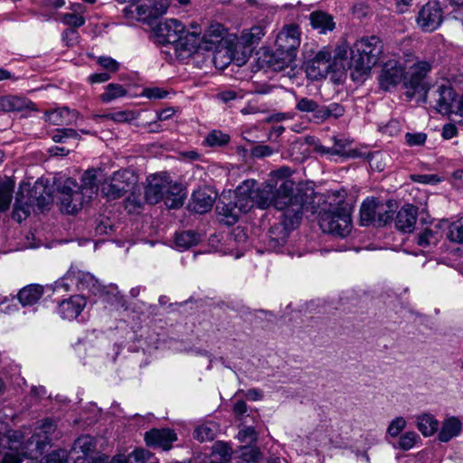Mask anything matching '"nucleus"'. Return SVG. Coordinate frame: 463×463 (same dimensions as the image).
I'll return each instance as SVG.
<instances>
[{
  "label": "nucleus",
  "mask_w": 463,
  "mask_h": 463,
  "mask_svg": "<svg viewBox=\"0 0 463 463\" xmlns=\"http://www.w3.org/2000/svg\"><path fill=\"white\" fill-rule=\"evenodd\" d=\"M68 452L65 449L54 450L41 459L40 463H67Z\"/></svg>",
  "instance_id": "3c124183"
},
{
  "label": "nucleus",
  "mask_w": 463,
  "mask_h": 463,
  "mask_svg": "<svg viewBox=\"0 0 463 463\" xmlns=\"http://www.w3.org/2000/svg\"><path fill=\"white\" fill-rule=\"evenodd\" d=\"M127 90L122 85L117 83H109L107 85L105 91L100 95L101 101L109 103L118 98L124 97Z\"/></svg>",
  "instance_id": "a19ab883"
},
{
  "label": "nucleus",
  "mask_w": 463,
  "mask_h": 463,
  "mask_svg": "<svg viewBox=\"0 0 463 463\" xmlns=\"http://www.w3.org/2000/svg\"><path fill=\"white\" fill-rule=\"evenodd\" d=\"M53 201L50 189L42 183L36 182L33 187L21 186L15 197L12 217L18 222L25 220L32 211H43Z\"/></svg>",
  "instance_id": "20e7f679"
},
{
  "label": "nucleus",
  "mask_w": 463,
  "mask_h": 463,
  "mask_svg": "<svg viewBox=\"0 0 463 463\" xmlns=\"http://www.w3.org/2000/svg\"><path fill=\"white\" fill-rule=\"evenodd\" d=\"M145 199L150 204L164 201L170 209L179 208L184 204L185 193L183 187L171 180L166 174H156L146 179Z\"/></svg>",
  "instance_id": "f03ea898"
},
{
  "label": "nucleus",
  "mask_w": 463,
  "mask_h": 463,
  "mask_svg": "<svg viewBox=\"0 0 463 463\" xmlns=\"http://www.w3.org/2000/svg\"><path fill=\"white\" fill-rule=\"evenodd\" d=\"M431 69L432 64L428 61H416L408 68L403 81L407 97L411 99L416 93L425 92V78Z\"/></svg>",
  "instance_id": "9d476101"
},
{
  "label": "nucleus",
  "mask_w": 463,
  "mask_h": 463,
  "mask_svg": "<svg viewBox=\"0 0 463 463\" xmlns=\"http://www.w3.org/2000/svg\"><path fill=\"white\" fill-rule=\"evenodd\" d=\"M202 37L200 31L189 32L184 29V33H180V40L175 43V49L176 51H184L194 52L199 48H203Z\"/></svg>",
  "instance_id": "5701e85b"
},
{
  "label": "nucleus",
  "mask_w": 463,
  "mask_h": 463,
  "mask_svg": "<svg viewBox=\"0 0 463 463\" xmlns=\"http://www.w3.org/2000/svg\"><path fill=\"white\" fill-rule=\"evenodd\" d=\"M216 426L214 423L208 422L197 427L194 432V438L201 442L213 440L215 438Z\"/></svg>",
  "instance_id": "ea45409f"
},
{
  "label": "nucleus",
  "mask_w": 463,
  "mask_h": 463,
  "mask_svg": "<svg viewBox=\"0 0 463 463\" xmlns=\"http://www.w3.org/2000/svg\"><path fill=\"white\" fill-rule=\"evenodd\" d=\"M289 174L287 167L273 173V176L278 178L273 194V207L283 212L282 217H287L288 225L298 226L302 219L307 194L301 189L296 188L292 180L287 178Z\"/></svg>",
  "instance_id": "f257e3e1"
},
{
  "label": "nucleus",
  "mask_w": 463,
  "mask_h": 463,
  "mask_svg": "<svg viewBox=\"0 0 463 463\" xmlns=\"http://www.w3.org/2000/svg\"><path fill=\"white\" fill-rule=\"evenodd\" d=\"M392 203L388 202L386 203H380L377 213L374 219V226H385L392 220Z\"/></svg>",
  "instance_id": "c9c22d12"
},
{
  "label": "nucleus",
  "mask_w": 463,
  "mask_h": 463,
  "mask_svg": "<svg viewBox=\"0 0 463 463\" xmlns=\"http://www.w3.org/2000/svg\"><path fill=\"white\" fill-rule=\"evenodd\" d=\"M98 63L110 72H116L119 68L118 62L111 57L100 56L98 59Z\"/></svg>",
  "instance_id": "052dcab7"
},
{
  "label": "nucleus",
  "mask_w": 463,
  "mask_h": 463,
  "mask_svg": "<svg viewBox=\"0 0 463 463\" xmlns=\"http://www.w3.org/2000/svg\"><path fill=\"white\" fill-rule=\"evenodd\" d=\"M143 94L151 99H161L167 96V91L159 88H148L144 90Z\"/></svg>",
  "instance_id": "680f3d73"
},
{
  "label": "nucleus",
  "mask_w": 463,
  "mask_h": 463,
  "mask_svg": "<svg viewBox=\"0 0 463 463\" xmlns=\"http://www.w3.org/2000/svg\"><path fill=\"white\" fill-rule=\"evenodd\" d=\"M417 428L424 437H430L438 430L439 420L430 413H422L417 417Z\"/></svg>",
  "instance_id": "7c9ffc66"
},
{
  "label": "nucleus",
  "mask_w": 463,
  "mask_h": 463,
  "mask_svg": "<svg viewBox=\"0 0 463 463\" xmlns=\"http://www.w3.org/2000/svg\"><path fill=\"white\" fill-rule=\"evenodd\" d=\"M225 35V30L222 24L219 23L211 24L202 36L203 49L207 51L214 50L222 42Z\"/></svg>",
  "instance_id": "412c9836"
},
{
  "label": "nucleus",
  "mask_w": 463,
  "mask_h": 463,
  "mask_svg": "<svg viewBox=\"0 0 463 463\" xmlns=\"http://www.w3.org/2000/svg\"><path fill=\"white\" fill-rule=\"evenodd\" d=\"M257 184L253 179L245 180L234 191L232 200L222 195L216 206V211L222 216L221 222L232 225L238 222L242 213L250 212L254 204L253 187Z\"/></svg>",
  "instance_id": "7ed1b4c3"
},
{
  "label": "nucleus",
  "mask_w": 463,
  "mask_h": 463,
  "mask_svg": "<svg viewBox=\"0 0 463 463\" xmlns=\"http://www.w3.org/2000/svg\"><path fill=\"white\" fill-rule=\"evenodd\" d=\"M86 193V197L91 199L97 194L98 185L96 182V174L94 170L86 171L82 176V184L80 187Z\"/></svg>",
  "instance_id": "4c0bfd02"
},
{
  "label": "nucleus",
  "mask_w": 463,
  "mask_h": 463,
  "mask_svg": "<svg viewBox=\"0 0 463 463\" xmlns=\"http://www.w3.org/2000/svg\"><path fill=\"white\" fill-rule=\"evenodd\" d=\"M231 449L224 445H218L209 463H228L231 458Z\"/></svg>",
  "instance_id": "de8ad7c7"
},
{
  "label": "nucleus",
  "mask_w": 463,
  "mask_h": 463,
  "mask_svg": "<svg viewBox=\"0 0 463 463\" xmlns=\"http://www.w3.org/2000/svg\"><path fill=\"white\" fill-rule=\"evenodd\" d=\"M99 293L104 298L108 303L118 304L121 302V297L117 287H110L107 289L105 287L99 290Z\"/></svg>",
  "instance_id": "864d4df0"
},
{
  "label": "nucleus",
  "mask_w": 463,
  "mask_h": 463,
  "mask_svg": "<svg viewBox=\"0 0 463 463\" xmlns=\"http://www.w3.org/2000/svg\"><path fill=\"white\" fill-rule=\"evenodd\" d=\"M61 209L69 213H77L84 203H89L91 199L86 197V193L78 187L75 180L68 178L62 188L61 189Z\"/></svg>",
  "instance_id": "9b49d317"
},
{
  "label": "nucleus",
  "mask_w": 463,
  "mask_h": 463,
  "mask_svg": "<svg viewBox=\"0 0 463 463\" xmlns=\"http://www.w3.org/2000/svg\"><path fill=\"white\" fill-rule=\"evenodd\" d=\"M154 34L160 44H172L180 40V33H184V25L177 19H165L154 27Z\"/></svg>",
  "instance_id": "4468645a"
},
{
  "label": "nucleus",
  "mask_w": 463,
  "mask_h": 463,
  "mask_svg": "<svg viewBox=\"0 0 463 463\" xmlns=\"http://www.w3.org/2000/svg\"><path fill=\"white\" fill-rule=\"evenodd\" d=\"M61 21L65 25L75 30L85 24V18L80 14H61Z\"/></svg>",
  "instance_id": "09e8293b"
},
{
  "label": "nucleus",
  "mask_w": 463,
  "mask_h": 463,
  "mask_svg": "<svg viewBox=\"0 0 463 463\" xmlns=\"http://www.w3.org/2000/svg\"><path fill=\"white\" fill-rule=\"evenodd\" d=\"M418 218V207L412 204H404L396 213L394 225L402 232H411L414 230Z\"/></svg>",
  "instance_id": "6ab92c4d"
},
{
  "label": "nucleus",
  "mask_w": 463,
  "mask_h": 463,
  "mask_svg": "<svg viewBox=\"0 0 463 463\" xmlns=\"http://www.w3.org/2000/svg\"><path fill=\"white\" fill-rule=\"evenodd\" d=\"M52 140L55 143H62L65 142L67 138H80L79 133L73 128H59L52 136Z\"/></svg>",
  "instance_id": "8fccbe9b"
},
{
  "label": "nucleus",
  "mask_w": 463,
  "mask_h": 463,
  "mask_svg": "<svg viewBox=\"0 0 463 463\" xmlns=\"http://www.w3.org/2000/svg\"><path fill=\"white\" fill-rule=\"evenodd\" d=\"M216 197V192L210 187L200 188L194 192L189 206L192 211L203 214L212 209Z\"/></svg>",
  "instance_id": "f3484780"
},
{
  "label": "nucleus",
  "mask_w": 463,
  "mask_h": 463,
  "mask_svg": "<svg viewBox=\"0 0 463 463\" xmlns=\"http://www.w3.org/2000/svg\"><path fill=\"white\" fill-rule=\"evenodd\" d=\"M273 185L267 184L261 188L253 187L254 204L260 209H267L273 206Z\"/></svg>",
  "instance_id": "cd10ccee"
},
{
  "label": "nucleus",
  "mask_w": 463,
  "mask_h": 463,
  "mask_svg": "<svg viewBox=\"0 0 463 463\" xmlns=\"http://www.w3.org/2000/svg\"><path fill=\"white\" fill-rule=\"evenodd\" d=\"M447 238L456 243H463V216L449 226Z\"/></svg>",
  "instance_id": "79ce46f5"
},
{
  "label": "nucleus",
  "mask_w": 463,
  "mask_h": 463,
  "mask_svg": "<svg viewBox=\"0 0 463 463\" xmlns=\"http://www.w3.org/2000/svg\"><path fill=\"white\" fill-rule=\"evenodd\" d=\"M321 106L312 99L302 97L297 99L296 109L300 112L313 113L314 118L318 121V111H320Z\"/></svg>",
  "instance_id": "e433bc0d"
},
{
  "label": "nucleus",
  "mask_w": 463,
  "mask_h": 463,
  "mask_svg": "<svg viewBox=\"0 0 463 463\" xmlns=\"http://www.w3.org/2000/svg\"><path fill=\"white\" fill-rule=\"evenodd\" d=\"M137 183V176L131 170L117 171L110 178V182L102 186V194L109 199L120 198L130 191Z\"/></svg>",
  "instance_id": "f8f14e48"
},
{
  "label": "nucleus",
  "mask_w": 463,
  "mask_h": 463,
  "mask_svg": "<svg viewBox=\"0 0 463 463\" xmlns=\"http://www.w3.org/2000/svg\"><path fill=\"white\" fill-rule=\"evenodd\" d=\"M383 43L377 36L362 37L350 50L349 66L362 73H367L379 61Z\"/></svg>",
  "instance_id": "39448f33"
},
{
  "label": "nucleus",
  "mask_w": 463,
  "mask_h": 463,
  "mask_svg": "<svg viewBox=\"0 0 463 463\" xmlns=\"http://www.w3.org/2000/svg\"><path fill=\"white\" fill-rule=\"evenodd\" d=\"M435 101L439 113L458 117L454 120L463 125V95L458 96L450 86L442 85L436 91Z\"/></svg>",
  "instance_id": "1a4fd4ad"
},
{
  "label": "nucleus",
  "mask_w": 463,
  "mask_h": 463,
  "mask_svg": "<svg viewBox=\"0 0 463 463\" xmlns=\"http://www.w3.org/2000/svg\"><path fill=\"white\" fill-rule=\"evenodd\" d=\"M33 107V103L23 97L5 96L0 98V110L4 112L23 111L31 109Z\"/></svg>",
  "instance_id": "a878e982"
},
{
  "label": "nucleus",
  "mask_w": 463,
  "mask_h": 463,
  "mask_svg": "<svg viewBox=\"0 0 463 463\" xmlns=\"http://www.w3.org/2000/svg\"><path fill=\"white\" fill-rule=\"evenodd\" d=\"M310 23L315 29H318L320 33H326L333 31L335 23L333 17L325 12H313L310 14Z\"/></svg>",
  "instance_id": "c756f323"
},
{
  "label": "nucleus",
  "mask_w": 463,
  "mask_h": 463,
  "mask_svg": "<svg viewBox=\"0 0 463 463\" xmlns=\"http://www.w3.org/2000/svg\"><path fill=\"white\" fill-rule=\"evenodd\" d=\"M75 279L78 288L81 290L88 289L93 294H97L100 289L99 286L98 285V281L89 272L78 271L75 276Z\"/></svg>",
  "instance_id": "72a5a7b5"
},
{
  "label": "nucleus",
  "mask_w": 463,
  "mask_h": 463,
  "mask_svg": "<svg viewBox=\"0 0 463 463\" xmlns=\"http://www.w3.org/2000/svg\"><path fill=\"white\" fill-rule=\"evenodd\" d=\"M440 239V234L438 230L425 228L422 232H419L416 236V242L421 248H427L436 245Z\"/></svg>",
  "instance_id": "f704fd0d"
},
{
  "label": "nucleus",
  "mask_w": 463,
  "mask_h": 463,
  "mask_svg": "<svg viewBox=\"0 0 463 463\" xmlns=\"http://www.w3.org/2000/svg\"><path fill=\"white\" fill-rule=\"evenodd\" d=\"M110 79V75L107 72L95 73L90 76V80L92 83H101L108 81Z\"/></svg>",
  "instance_id": "774afa93"
},
{
  "label": "nucleus",
  "mask_w": 463,
  "mask_h": 463,
  "mask_svg": "<svg viewBox=\"0 0 463 463\" xmlns=\"http://www.w3.org/2000/svg\"><path fill=\"white\" fill-rule=\"evenodd\" d=\"M426 140L427 135L422 132L405 134V142L410 146H423Z\"/></svg>",
  "instance_id": "4d7b16f0"
},
{
  "label": "nucleus",
  "mask_w": 463,
  "mask_h": 463,
  "mask_svg": "<svg viewBox=\"0 0 463 463\" xmlns=\"http://www.w3.org/2000/svg\"><path fill=\"white\" fill-rule=\"evenodd\" d=\"M346 145H347V142L345 140L334 137V145L332 146V147H333L332 155L344 156L346 153L345 150Z\"/></svg>",
  "instance_id": "0e129e2a"
},
{
  "label": "nucleus",
  "mask_w": 463,
  "mask_h": 463,
  "mask_svg": "<svg viewBox=\"0 0 463 463\" xmlns=\"http://www.w3.org/2000/svg\"><path fill=\"white\" fill-rule=\"evenodd\" d=\"M12 193V187L8 184H0V212L8 210L13 197Z\"/></svg>",
  "instance_id": "49530a36"
},
{
  "label": "nucleus",
  "mask_w": 463,
  "mask_h": 463,
  "mask_svg": "<svg viewBox=\"0 0 463 463\" xmlns=\"http://www.w3.org/2000/svg\"><path fill=\"white\" fill-rule=\"evenodd\" d=\"M319 226L324 232L345 238L352 229L350 213L344 207H337L334 211H326L320 214Z\"/></svg>",
  "instance_id": "6e6552de"
},
{
  "label": "nucleus",
  "mask_w": 463,
  "mask_h": 463,
  "mask_svg": "<svg viewBox=\"0 0 463 463\" xmlns=\"http://www.w3.org/2000/svg\"><path fill=\"white\" fill-rule=\"evenodd\" d=\"M240 457L245 463H258L261 459L262 454L257 447L244 446L241 448Z\"/></svg>",
  "instance_id": "a18cd8bd"
},
{
  "label": "nucleus",
  "mask_w": 463,
  "mask_h": 463,
  "mask_svg": "<svg viewBox=\"0 0 463 463\" xmlns=\"http://www.w3.org/2000/svg\"><path fill=\"white\" fill-rule=\"evenodd\" d=\"M461 429L462 422L458 418L454 416L446 418L441 422L438 439L440 442H449L460 434Z\"/></svg>",
  "instance_id": "b1692460"
},
{
  "label": "nucleus",
  "mask_w": 463,
  "mask_h": 463,
  "mask_svg": "<svg viewBox=\"0 0 463 463\" xmlns=\"http://www.w3.org/2000/svg\"><path fill=\"white\" fill-rule=\"evenodd\" d=\"M419 439V436L414 431H407L402 434L399 439V448L403 450L411 449Z\"/></svg>",
  "instance_id": "603ef678"
},
{
  "label": "nucleus",
  "mask_w": 463,
  "mask_h": 463,
  "mask_svg": "<svg viewBox=\"0 0 463 463\" xmlns=\"http://www.w3.org/2000/svg\"><path fill=\"white\" fill-rule=\"evenodd\" d=\"M176 439V434L170 429H153L145 434V440L148 446L163 450H169Z\"/></svg>",
  "instance_id": "a211bd4d"
},
{
  "label": "nucleus",
  "mask_w": 463,
  "mask_h": 463,
  "mask_svg": "<svg viewBox=\"0 0 463 463\" xmlns=\"http://www.w3.org/2000/svg\"><path fill=\"white\" fill-rule=\"evenodd\" d=\"M345 109L338 103H331L328 106H321L318 111V122H323L331 117L338 118L344 115Z\"/></svg>",
  "instance_id": "58836bf2"
},
{
  "label": "nucleus",
  "mask_w": 463,
  "mask_h": 463,
  "mask_svg": "<svg viewBox=\"0 0 463 463\" xmlns=\"http://www.w3.org/2000/svg\"><path fill=\"white\" fill-rule=\"evenodd\" d=\"M442 22L443 8L437 0H430L422 5L416 17L417 25L426 33L435 31Z\"/></svg>",
  "instance_id": "ddd939ff"
},
{
  "label": "nucleus",
  "mask_w": 463,
  "mask_h": 463,
  "mask_svg": "<svg viewBox=\"0 0 463 463\" xmlns=\"http://www.w3.org/2000/svg\"><path fill=\"white\" fill-rule=\"evenodd\" d=\"M87 304L86 298L81 295H75L62 300L59 305V313L63 319L72 320L82 312Z\"/></svg>",
  "instance_id": "aec40b11"
},
{
  "label": "nucleus",
  "mask_w": 463,
  "mask_h": 463,
  "mask_svg": "<svg viewBox=\"0 0 463 463\" xmlns=\"http://www.w3.org/2000/svg\"><path fill=\"white\" fill-rule=\"evenodd\" d=\"M411 179L420 184H436L439 178L434 175H415Z\"/></svg>",
  "instance_id": "69168bd1"
},
{
  "label": "nucleus",
  "mask_w": 463,
  "mask_h": 463,
  "mask_svg": "<svg viewBox=\"0 0 463 463\" xmlns=\"http://www.w3.org/2000/svg\"><path fill=\"white\" fill-rule=\"evenodd\" d=\"M275 45L276 50L273 56L277 61V68L290 67L295 61L297 49L300 45L298 27L294 24L285 27L278 34Z\"/></svg>",
  "instance_id": "423d86ee"
},
{
  "label": "nucleus",
  "mask_w": 463,
  "mask_h": 463,
  "mask_svg": "<svg viewBox=\"0 0 463 463\" xmlns=\"http://www.w3.org/2000/svg\"><path fill=\"white\" fill-rule=\"evenodd\" d=\"M94 449V441L90 436L80 437L73 445V450H80L83 453L82 457L89 458V454H90Z\"/></svg>",
  "instance_id": "37998d69"
},
{
  "label": "nucleus",
  "mask_w": 463,
  "mask_h": 463,
  "mask_svg": "<svg viewBox=\"0 0 463 463\" xmlns=\"http://www.w3.org/2000/svg\"><path fill=\"white\" fill-rule=\"evenodd\" d=\"M99 117L113 120L115 122L124 123L134 119V113L129 110H122L114 113L105 114Z\"/></svg>",
  "instance_id": "5fc2aeb1"
},
{
  "label": "nucleus",
  "mask_w": 463,
  "mask_h": 463,
  "mask_svg": "<svg viewBox=\"0 0 463 463\" xmlns=\"http://www.w3.org/2000/svg\"><path fill=\"white\" fill-rule=\"evenodd\" d=\"M78 39V33L75 29L68 28L62 33V41L67 46H72L75 44Z\"/></svg>",
  "instance_id": "e2e57ef3"
},
{
  "label": "nucleus",
  "mask_w": 463,
  "mask_h": 463,
  "mask_svg": "<svg viewBox=\"0 0 463 463\" xmlns=\"http://www.w3.org/2000/svg\"><path fill=\"white\" fill-rule=\"evenodd\" d=\"M403 67L398 61L389 60L383 65L379 81L383 90H388L399 84L404 79Z\"/></svg>",
  "instance_id": "dca6fc26"
},
{
  "label": "nucleus",
  "mask_w": 463,
  "mask_h": 463,
  "mask_svg": "<svg viewBox=\"0 0 463 463\" xmlns=\"http://www.w3.org/2000/svg\"><path fill=\"white\" fill-rule=\"evenodd\" d=\"M276 150L267 145H257L250 149V155L256 158H263L271 156Z\"/></svg>",
  "instance_id": "13d9d810"
},
{
  "label": "nucleus",
  "mask_w": 463,
  "mask_h": 463,
  "mask_svg": "<svg viewBox=\"0 0 463 463\" xmlns=\"http://www.w3.org/2000/svg\"><path fill=\"white\" fill-rule=\"evenodd\" d=\"M264 27L261 25H255L250 29L241 32L240 42L244 46H250L259 43L260 39L264 36Z\"/></svg>",
  "instance_id": "473e14b6"
},
{
  "label": "nucleus",
  "mask_w": 463,
  "mask_h": 463,
  "mask_svg": "<svg viewBox=\"0 0 463 463\" xmlns=\"http://www.w3.org/2000/svg\"><path fill=\"white\" fill-rule=\"evenodd\" d=\"M331 66V53L328 50L323 49L307 63L306 72L309 79L317 80L326 77Z\"/></svg>",
  "instance_id": "2eb2a0df"
},
{
  "label": "nucleus",
  "mask_w": 463,
  "mask_h": 463,
  "mask_svg": "<svg viewBox=\"0 0 463 463\" xmlns=\"http://www.w3.org/2000/svg\"><path fill=\"white\" fill-rule=\"evenodd\" d=\"M200 241L198 233L184 231L175 234V243L177 249L184 250L196 245Z\"/></svg>",
  "instance_id": "2f4dec72"
},
{
  "label": "nucleus",
  "mask_w": 463,
  "mask_h": 463,
  "mask_svg": "<svg viewBox=\"0 0 463 463\" xmlns=\"http://www.w3.org/2000/svg\"><path fill=\"white\" fill-rule=\"evenodd\" d=\"M287 217L282 218L281 223L274 224L269 231V246L277 249L287 242L288 232L296 226H289L287 223Z\"/></svg>",
  "instance_id": "393cba45"
},
{
  "label": "nucleus",
  "mask_w": 463,
  "mask_h": 463,
  "mask_svg": "<svg viewBox=\"0 0 463 463\" xmlns=\"http://www.w3.org/2000/svg\"><path fill=\"white\" fill-rule=\"evenodd\" d=\"M380 202L375 199H365L360 208V222L362 225H373Z\"/></svg>",
  "instance_id": "c85d7f7f"
},
{
  "label": "nucleus",
  "mask_w": 463,
  "mask_h": 463,
  "mask_svg": "<svg viewBox=\"0 0 463 463\" xmlns=\"http://www.w3.org/2000/svg\"><path fill=\"white\" fill-rule=\"evenodd\" d=\"M229 141L230 137L219 130H213L204 140L209 146H221L228 144Z\"/></svg>",
  "instance_id": "c03bdc74"
},
{
  "label": "nucleus",
  "mask_w": 463,
  "mask_h": 463,
  "mask_svg": "<svg viewBox=\"0 0 463 463\" xmlns=\"http://www.w3.org/2000/svg\"><path fill=\"white\" fill-rule=\"evenodd\" d=\"M46 120L56 126H69L76 124L79 113L68 108H61L45 114Z\"/></svg>",
  "instance_id": "4be33fe9"
},
{
  "label": "nucleus",
  "mask_w": 463,
  "mask_h": 463,
  "mask_svg": "<svg viewBox=\"0 0 463 463\" xmlns=\"http://www.w3.org/2000/svg\"><path fill=\"white\" fill-rule=\"evenodd\" d=\"M43 287L32 284L23 288L17 295L19 302L24 306H33L43 297Z\"/></svg>",
  "instance_id": "bb28decb"
},
{
  "label": "nucleus",
  "mask_w": 463,
  "mask_h": 463,
  "mask_svg": "<svg viewBox=\"0 0 463 463\" xmlns=\"http://www.w3.org/2000/svg\"><path fill=\"white\" fill-rule=\"evenodd\" d=\"M405 427V419L402 417H396L389 424L387 433L392 437H397Z\"/></svg>",
  "instance_id": "6e6d98bb"
},
{
  "label": "nucleus",
  "mask_w": 463,
  "mask_h": 463,
  "mask_svg": "<svg viewBox=\"0 0 463 463\" xmlns=\"http://www.w3.org/2000/svg\"><path fill=\"white\" fill-rule=\"evenodd\" d=\"M56 429V424L46 419L26 441L21 440L24 437L16 432L10 437V439L20 443V449L23 450L24 458H33L34 452L42 453L45 447L51 443Z\"/></svg>",
  "instance_id": "0eeeda50"
},
{
  "label": "nucleus",
  "mask_w": 463,
  "mask_h": 463,
  "mask_svg": "<svg viewBox=\"0 0 463 463\" xmlns=\"http://www.w3.org/2000/svg\"><path fill=\"white\" fill-rule=\"evenodd\" d=\"M238 438L241 442L251 443L257 439V432L252 427H245L239 431Z\"/></svg>",
  "instance_id": "bf43d9fd"
},
{
  "label": "nucleus",
  "mask_w": 463,
  "mask_h": 463,
  "mask_svg": "<svg viewBox=\"0 0 463 463\" xmlns=\"http://www.w3.org/2000/svg\"><path fill=\"white\" fill-rule=\"evenodd\" d=\"M458 134V129L454 124H446L442 128V137L444 139H451Z\"/></svg>",
  "instance_id": "338daca9"
}]
</instances>
